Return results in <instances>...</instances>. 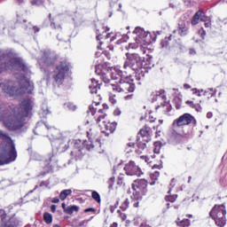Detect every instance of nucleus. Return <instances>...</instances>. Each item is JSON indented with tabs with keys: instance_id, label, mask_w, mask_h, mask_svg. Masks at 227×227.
I'll list each match as a JSON object with an SVG mask.
<instances>
[{
	"instance_id": "f257e3e1",
	"label": "nucleus",
	"mask_w": 227,
	"mask_h": 227,
	"mask_svg": "<svg viewBox=\"0 0 227 227\" xmlns=\"http://www.w3.org/2000/svg\"><path fill=\"white\" fill-rule=\"evenodd\" d=\"M33 103L30 99H24L20 104V108L0 110V120L8 130H19L24 127V121L30 116Z\"/></svg>"
},
{
	"instance_id": "f03ea898",
	"label": "nucleus",
	"mask_w": 227,
	"mask_h": 227,
	"mask_svg": "<svg viewBox=\"0 0 227 227\" xmlns=\"http://www.w3.org/2000/svg\"><path fill=\"white\" fill-rule=\"evenodd\" d=\"M0 88L5 95L17 98V97H22L26 93H33L35 85L26 76H21L18 78V81L4 80V82H0Z\"/></svg>"
},
{
	"instance_id": "7ed1b4c3",
	"label": "nucleus",
	"mask_w": 227,
	"mask_h": 227,
	"mask_svg": "<svg viewBox=\"0 0 227 227\" xmlns=\"http://www.w3.org/2000/svg\"><path fill=\"white\" fill-rule=\"evenodd\" d=\"M0 137L2 144H0V166L11 164L17 160V150H15V144L8 134L0 130Z\"/></svg>"
},
{
	"instance_id": "20e7f679",
	"label": "nucleus",
	"mask_w": 227,
	"mask_h": 227,
	"mask_svg": "<svg viewBox=\"0 0 227 227\" xmlns=\"http://www.w3.org/2000/svg\"><path fill=\"white\" fill-rule=\"evenodd\" d=\"M5 70H21L22 72H27V65L26 62L14 55L12 52L1 51L0 52V74H3Z\"/></svg>"
},
{
	"instance_id": "39448f33",
	"label": "nucleus",
	"mask_w": 227,
	"mask_h": 227,
	"mask_svg": "<svg viewBox=\"0 0 227 227\" xmlns=\"http://www.w3.org/2000/svg\"><path fill=\"white\" fill-rule=\"evenodd\" d=\"M127 59L124 62L123 68L124 70H133L136 74H145L146 73L147 68H152V63L146 64V61L143 59L137 53H127Z\"/></svg>"
},
{
	"instance_id": "423d86ee",
	"label": "nucleus",
	"mask_w": 227,
	"mask_h": 227,
	"mask_svg": "<svg viewBox=\"0 0 227 227\" xmlns=\"http://www.w3.org/2000/svg\"><path fill=\"white\" fill-rule=\"evenodd\" d=\"M99 104L100 103H93L92 105H90L89 106L88 113H90L92 116H95V114H97V123H100V121H102L103 124H100L99 127L105 129V130L101 131L102 134H105L106 137H109V136H111V134H113V132L116 130V122H107L104 121L106 120V116H107V114L104 113L103 109H98V111L97 112V107H95L97 106H99Z\"/></svg>"
},
{
	"instance_id": "0eeeda50",
	"label": "nucleus",
	"mask_w": 227,
	"mask_h": 227,
	"mask_svg": "<svg viewBox=\"0 0 227 227\" xmlns=\"http://www.w3.org/2000/svg\"><path fill=\"white\" fill-rule=\"evenodd\" d=\"M110 86L114 91H117L118 93H121V91L124 93L127 91L128 93H134L136 90V83H134V79H132L131 76L123 78L122 81L120 82V84L111 83Z\"/></svg>"
},
{
	"instance_id": "6e6552de",
	"label": "nucleus",
	"mask_w": 227,
	"mask_h": 227,
	"mask_svg": "<svg viewBox=\"0 0 227 227\" xmlns=\"http://www.w3.org/2000/svg\"><path fill=\"white\" fill-rule=\"evenodd\" d=\"M216 226L223 227L226 224V207L224 204L215 205L209 213Z\"/></svg>"
},
{
	"instance_id": "1a4fd4ad",
	"label": "nucleus",
	"mask_w": 227,
	"mask_h": 227,
	"mask_svg": "<svg viewBox=\"0 0 227 227\" xmlns=\"http://www.w3.org/2000/svg\"><path fill=\"white\" fill-rule=\"evenodd\" d=\"M68 70H70V67L67 61H62L56 67L52 77L57 86L63 84L65 77H67V74H68Z\"/></svg>"
},
{
	"instance_id": "9d476101",
	"label": "nucleus",
	"mask_w": 227,
	"mask_h": 227,
	"mask_svg": "<svg viewBox=\"0 0 227 227\" xmlns=\"http://www.w3.org/2000/svg\"><path fill=\"white\" fill-rule=\"evenodd\" d=\"M133 35H135V41L137 45L140 47H145L146 45H150L152 43V35L150 33L145 31L140 27H137L133 31Z\"/></svg>"
},
{
	"instance_id": "9b49d317",
	"label": "nucleus",
	"mask_w": 227,
	"mask_h": 227,
	"mask_svg": "<svg viewBox=\"0 0 227 227\" xmlns=\"http://www.w3.org/2000/svg\"><path fill=\"white\" fill-rule=\"evenodd\" d=\"M46 129H48V137L50 136H51L53 141H57V143L60 144L59 148V150H61V152H67V150H68V143H70V139H65L64 143L60 141L59 139V134L60 131L59 129L52 127V126H49L47 124H44ZM66 143V144H65Z\"/></svg>"
},
{
	"instance_id": "f8f14e48",
	"label": "nucleus",
	"mask_w": 227,
	"mask_h": 227,
	"mask_svg": "<svg viewBox=\"0 0 227 227\" xmlns=\"http://www.w3.org/2000/svg\"><path fill=\"white\" fill-rule=\"evenodd\" d=\"M96 57L97 58H100L99 62L98 65H96V74L97 75H99L100 79L103 81V82H106V84H109V82H111V79H109V76L107 75V74H109V75H111V73L108 72L107 69H104V66H102V53L100 52H96Z\"/></svg>"
},
{
	"instance_id": "ddd939ff",
	"label": "nucleus",
	"mask_w": 227,
	"mask_h": 227,
	"mask_svg": "<svg viewBox=\"0 0 227 227\" xmlns=\"http://www.w3.org/2000/svg\"><path fill=\"white\" fill-rule=\"evenodd\" d=\"M196 125V119L191 114H184L173 121V127H185V125Z\"/></svg>"
},
{
	"instance_id": "4468645a",
	"label": "nucleus",
	"mask_w": 227,
	"mask_h": 227,
	"mask_svg": "<svg viewBox=\"0 0 227 227\" xmlns=\"http://www.w3.org/2000/svg\"><path fill=\"white\" fill-rule=\"evenodd\" d=\"M20 220L15 215L12 217H8L6 214H4L0 217V227H19Z\"/></svg>"
},
{
	"instance_id": "2eb2a0df",
	"label": "nucleus",
	"mask_w": 227,
	"mask_h": 227,
	"mask_svg": "<svg viewBox=\"0 0 227 227\" xmlns=\"http://www.w3.org/2000/svg\"><path fill=\"white\" fill-rule=\"evenodd\" d=\"M124 170L126 171V174L129 175L130 176L134 175L137 176H141V175H143L141 168L139 166L136 165V162L134 161H129L127 163L124 167Z\"/></svg>"
},
{
	"instance_id": "dca6fc26",
	"label": "nucleus",
	"mask_w": 227,
	"mask_h": 227,
	"mask_svg": "<svg viewBox=\"0 0 227 227\" xmlns=\"http://www.w3.org/2000/svg\"><path fill=\"white\" fill-rule=\"evenodd\" d=\"M40 65H46V67H51L56 63V55L50 51H45L43 52V57L38 60Z\"/></svg>"
},
{
	"instance_id": "f3484780",
	"label": "nucleus",
	"mask_w": 227,
	"mask_h": 227,
	"mask_svg": "<svg viewBox=\"0 0 227 227\" xmlns=\"http://www.w3.org/2000/svg\"><path fill=\"white\" fill-rule=\"evenodd\" d=\"M110 75L113 81L120 79V82H121L122 79H125L127 76V71L123 72L120 67H116L111 69Z\"/></svg>"
},
{
	"instance_id": "a211bd4d",
	"label": "nucleus",
	"mask_w": 227,
	"mask_h": 227,
	"mask_svg": "<svg viewBox=\"0 0 227 227\" xmlns=\"http://www.w3.org/2000/svg\"><path fill=\"white\" fill-rule=\"evenodd\" d=\"M151 132L152 129L150 127H144L138 133V139H142L144 143H149V141H152Z\"/></svg>"
},
{
	"instance_id": "6ab92c4d",
	"label": "nucleus",
	"mask_w": 227,
	"mask_h": 227,
	"mask_svg": "<svg viewBox=\"0 0 227 227\" xmlns=\"http://www.w3.org/2000/svg\"><path fill=\"white\" fill-rule=\"evenodd\" d=\"M200 20L201 22H207L208 20V17L205 15V12L203 11L199 10L192 17V26H198L200 24Z\"/></svg>"
},
{
	"instance_id": "aec40b11",
	"label": "nucleus",
	"mask_w": 227,
	"mask_h": 227,
	"mask_svg": "<svg viewBox=\"0 0 227 227\" xmlns=\"http://www.w3.org/2000/svg\"><path fill=\"white\" fill-rule=\"evenodd\" d=\"M146 187H148V181L145 179H139L137 181H135V183L132 184L133 191H140L145 194L146 192Z\"/></svg>"
},
{
	"instance_id": "412c9836",
	"label": "nucleus",
	"mask_w": 227,
	"mask_h": 227,
	"mask_svg": "<svg viewBox=\"0 0 227 227\" xmlns=\"http://www.w3.org/2000/svg\"><path fill=\"white\" fill-rule=\"evenodd\" d=\"M89 90H90V93L97 94L98 90H100V83H98V81H97L95 79H91V82L89 85Z\"/></svg>"
},
{
	"instance_id": "4be33fe9",
	"label": "nucleus",
	"mask_w": 227,
	"mask_h": 227,
	"mask_svg": "<svg viewBox=\"0 0 227 227\" xmlns=\"http://www.w3.org/2000/svg\"><path fill=\"white\" fill-rule=\"evenodd\" d=\"M135 224L136 226L139 227H152L150 224H147L146 222L143 221V217L137 216L135 219Z\"/></svg>"
},
{
	"instance_id": "5701e85b",
	"label": "nucleus",
	"mask_w": 227,
	"mask_h": 227,
	"mask_svg": "<svg viewBox=\"0 0 227 227\" xmlns=\"http://www.w3.org/2000/svg\"><path fill=\"white\" fill-rule=\"evenodd\" d=\"M176 223L177 226H179V227H189V226H191V222L189 221V219L180 220V218H177Z\"/></svg>"
},
{
	"instance_id": "b1692460",
	"label": "nucleus",
	"mask_w": 227,
	"mask_h": 227,
	"mask_svg": "<svg viewBox=\"0 0 227 227\" xmlns=\"http://www.w3.org/2000/svg\"><path fill=\"white\" fill-rule=\"evenodd\" d=\"M188 31H189V27H187V26H185V25H180L177 29V33H178V35H180V36H185V35H187Z\"/></svg>"
},
{
	"instance_id": "393cba45",
	"label": "nucleus",
	"mask_w": 227,
	"mask_h": 227,
	"mask_svg": "<svg viewBox=\"0 0 227 227\" xmlns=\"http://www.w3.org/2000/svg\"><path fill=\"white\" fill-rule=\"evenodd\" d=\"M74 212H79V207L73 205V206L67 207V208L65 209V213L68 214L69 215H72Z\"/></svg>"
},
{
	"instance_id": "a878e982",
	"label": "nucleus",
	"mask_w": 227,
	"mask_h": 227,
	"mask_svg": "<svg viewBox=\"0 0 227 227\" xmlns=\"http://www.w3.org/2000/svg\"><path fill=\"white\" fill-rule=\"evenodd\" d=\"M70 194H72V190H63L59 194V198L62 200V201H65V200H67V196H70Z\"/></svg>"
},
{
	"instance_id": "bb28decb",
	"label": "nucleus",
	"mask_w": 227,
	"mask_h": 227,
	"mask_svg": "<svg viewBox=\"0 0 227 227\" xmlns=\"http://www.w3.org/2000/svg\"><path fill=\"white\" fill-rule=\"evenodd\" d=\"M137 141H138V143H137L138 152L141 153V152H143V150H145V148H146V143H148V142H145L141 138H137Z\"/></svg>"
},
{
	"instance_id": "cd10ccee",
	"label": "nucleus",
	"mask_w": 227,
	"mask_h": 227,
	"mask_svg": "<svg viewBox=\"0 0 227 227\" xmlns=\"http://www.w3.org/2000/svg\"><path fill=\"white\" fill-rule=\"evenodd\" d=\"M43 219L47 224H51V223H52V215H51V213H44Z\"/></svg>"
},
{
	"instance_id": "c85d7f7f",
	"label": "nucleus",
	"mask_w": 227,
	"mask_h": 227,
	"mask_svg": "<svg viewBox=\"0 0 227 227\" xmlns=\"http://www.w3.org/2000/svg\"><path fill=\"white\" fill-rule=\"evenodd\" d=\"M178 198V195H168L166 196V201H170V203H175L176 201V199Z\"/></svg>"
},
{
	"instance_id": "c756f323",
	"label": "nucleus",
	"mask_w": 227,
	"mask_h": 227,
	"mask_svg": "<svg viewBox=\"0 0 227 227\" xmlns=\"http://www.w3.org/2000/svg\"><path fill=\"white\" fill-rule=\"evenodd\" d=\"M106 32H103L102 35H97V40H107V38H111V34H106Z\"/></svg>"
},
{
	"instance_id": "7c9ffc66",
	"label": "nucleus",
	"mask_w": 227,
	"mask_h": 227,
	"mask_svg": "<svg viewBox=\"0 0 227 227\" xmlns=\"http://www.w3.org/2000/svg\"><path fill=\"white\" fill-rule=\"evenodd\" d=\"M129 199H125V200L121 203L120 208H121V210L125 211L129 208Z\"/></svg>"
},
{
	"instance_id": "2f4dec72",
	"label": "nucleus",
	"mask_w": 227,
	"mask_h": 227,
	"mask_svg": "<svg viewBox=\"0 0 227 227\" xmlns=\"http://www.w3.org/2000/svg\"><path fill=\"white\" fill-rule=\"evenodd\" d=\"M91 197L93 198V200H95V201H97L98 203H100V194H98V192H92Z\"/></svg>"
},
{
	"instance_id": "473e14b6",
	"label": "nucleus",
	"mask_w": 227,
	"mask_h": 227,
	"mask_svg": "<svg viewBox=\"0 0 227 227\" xmlns=\"http://www.w3.org/2000/svg\"><path fill=\"white\" fill-rule=\"evenodd\" d=\"M114 177H110L107 184H108V189L109 191L113 190V187H114Z\"/></svg>"
},
{
	"instance_id": "72a5a7b5",
	"label": "nucleus",
	"mask_w": 227,
	"mask_h": 227,
	"mask_svg": "<svg viewBox=\"0 0 227 227\" xmlns=\"http://www.w3.org/2000/svg\"><path fill=\"white\" fill-rule=\"evenodd\" d=\"M151 179L152 180H159V176H160V173L159 171H154L153 173L151 174Z\"/></svg>"
},
{
	"instance_id": "f704fd0d",
	"label": "nucleus",
	"mask_w": 227,
	"mask_h": 227,
	"mask_svg": "<svg viewBox=\"0 0 227 227\" xmlns=\"http://www.w3.org/2000/svg\"><path fill=\"white\" fill-rule=\"evenodd\" d=\"M154 153H160V144L159 142L154 143V149H153Z\"/></svg>"
},
{
	"instance_id": "c9c22d12",
	"label": "nucleus",
	"mask_w": 227,
	"mask_h": 227,
	"mask_svg": "<svg viewBox=\"0 0 227 227\" xmlns=\"http://www.w3.org/2000/svg\"><path fill=\"white\" fill-rule=\"evenodd\" d=\"M207 95H210V97H214L215 95V90H214V89H207L204 92V96H207Z\"/></svg>"
},
{
	"instance_id": "e433bc0d",
	"label": "nucleus",
	"mask_w": 227,
	"mask_h": 227,
	"mask_svg": "<svg viewBox=\"0 0 227 227\" xmlns=\"http://www.w3.org/2000/svg\"><path fill=\"white\" fill-rule=\"evenodd\" d=\"M134 150V143H129L126 147V153H130Z\"/></svg>"
},
{
	"instance_id": "4c0bfd02",
	"label": "nucleus",
	"mask_w": 227,
	"mask_h": 227,
	"mask_svg": "<svg viewBox=\"0 0 227 227\" xmlns=\"http://www.w3.org/2000/svg\"><path fill=\"white\" fill-rule=\"evenodd\" d=\"M199 35H200L201 38H205V36H207V32L205 31V29L203 27H201L199 30Z\"/></svg>"
},
{
	"instance_id": "58836bf2",
	"label": "nucleus",
	"mask_w": 227,
	"mask_h": 227,
	"mask_svg": "<svg viewBox=\"0 0 227 227\" xmlns=\"http://www.w3.org/2000/svg\"><path fill=\"white\" fill-rule=\"evenodd\" d=\"M109 102H111V104H113V106H114V104H116V96L115 95H111L109 97Z\"/></svg>"
},
{
	"instance_id": "ea45409f",
	"label": "nucleus",
	"mask_w": 227,
	"mask_h": 227,
	"mask_svg": "<svg viewBox=\"0 0 227 227\" xmlns=\"http://www.w3.org/2000/svg\"><path fill=\"white\" fill-rule=\"evenodd\" d=\"M43 2L42 0H32L31 1V4L35 5V6H40V4H42Z\"/></svg>"
},
{
	"instance_id": "a19ab883",
	"label": "nucleus",
	"mask_w": 227,
	"mask_h": 227,
	"mask_svg": "<svg viewBox=\"0 0 227 227\" xmlns=\"http://www.w3.org/2000/svg\"><path fill=\"white\" fill-rule=\"evenodd\" d=\"M117 213L119 214L121 219H122V221H125V219H127V215H125V213H121V211L118 210Z\"/></svg>"
},
{
	"instance_id": "79ce46f5",
	"label": "nucleus",
	"mask_w": 227,
	"mask_h": 227,
	"mask_svg": "<svg viewBox=\"0 0 227 227\" xmlns=\"http://www.w3.org/2000/svg\"><path fill=\"white\" fill-rule=\"evenodd\" d=\"M140 159H142V160H145V162H146L147 164H150V162H152L150 160V158H148L147 156H141Z\"/></svg>"
},
{
	"instance_id": "37998d69",
	"label": "nucleus",
	"mask_w": 227,
	"mask_h": 227,
	"mask_svg": "<svg viewBox=\"0 0 227 227\" xmlns=\"http://www.w3.org/2000/svg\"><path fill=\"white\" fill-rule=\"evenodd\" d=\"M114 116H120V114H121V110H120V108H116L114 111Z\"/></svg>"
},
{
	"instance_id": "c03bdc74",
	"label": "nucleus",
	"mask_w": 227,
	"mask_h": 227,
	"mask_svg": "<svg viewBox=\"0 0 227 227\" xmlns=\"http://www.w3.org/2000/svg\"><path fill=\"white\" fill-rule=\"evenodd\" d=\"M192 91L193 92V95H196L197 97H201V94L200 91H198V89H192Z\"/></svg>"
},
{
	"instance_id": "a18cd8bd",
	"label": "nucleus",
	"mask_w": 227,
	"mask_h": 227,
	"mask_svg": "<svg viewBox=\"0 0 227 227\" xmlns=\"http://www.w3.org/2000/svg\"><path fill=\"white\" fill-rule=\"evenodd\" d=\"M205 22V27H210V26H212V23L210 22V19L207 18V21Z\"/></svg>"
},
{
	"instance_id": "49530a36",
	"label": "nucleus",
	"mask_w": 227,
	"mask_h": 227,
	"mask_svg": "<svg viewBox=\"0 0 227 227\" xmlns=\"http://www.w3.org/2000/svg\"><path fill=\"white\" fill-rule=\"evenodd\" d=\"M53 157H54V154H52V153L48 154V159H46L47 162H51V160H52Z\"/></svg>"
},
{
	"instance_id": "de8ad7c7",
	"label": "nucleus",
	"mask_w": 227,
	"mask_h": 227,
	"mask_svg": "<svg viewBox=\"0 0 227 227\" xmlns=\"http://www.w3.org/2000/svg\"><path fill=\"white\" fill-rule=\"evenodd\" d=\"M97 210L95 209V208H93V207H89V208H86L85 210H84V212H86V213H88V212H96Z\"/></svg>"
},
{
	"instance_id": "09e8293b",
	"label": "nucleus",
	"mask_w": 227,
	"mask_h": 227,
	"mask_svg": "<svg viewBox=\"0 0 227 227\" xmlns=\"http://www.w3.org/2000/svg\"><path fill=\"white\" fill-rule=\"evenodd\" d=\"M160 45H161L162 48L168 47V41H166V40L165 41H161Z\"/></svg>"
},
{
	"instance_id": "8fccbe9b",
	"label": "nucleus",
	"mask_w": 227,
	"mask_h": 227,
	"mask_svg": "<svg viewBox=\"0 0 227 227\" xmlns=\"http://www.w3.org/2000/svg\"><path fill=\"white\" fill-rule=\"evenodd\" d=\"M186 104H191V107H192L193 109H196V105H194V103L192 101H186Z\"/></svg>"
},
{
	"instance_id": "3c124183",
	"label": "nucleus",
	"mask_w": 227,
	"mask_h": 227,
	"mask_svg": "<svg viewBox=\"0 0 227 227\" xmlns=\"http://www.w3.org/2000/svg\"><path fill=\"white\" fill-rule=\"evenodd\" d=\"M93 148H95V145H93V142H90V144L87 146V149L91 150Z\"/></svg>"
},
{
	"instance_id": "603ef678",
	"label": "nucleus",
	"mask_w": 227,
	"mask_h": 227,
	"mask_svg": "<svg viewBox=\"0 0 227 227\" xmlns=\"http://www.w3.org/2000/svg\"><path fill=\"white\" fill-rule=\"evenodd\" d=\"M126 49H136V44L130 43L129 46H126Z\"/></svg>"
},
{
	"instance_id": "864d4df0",
	"label": "nucleus",
	"mask_w": 227,
	"mask_h": 227,
	"mask_svg": "<svg viewBox=\"0 0 227 227\" xmlns=\"http://www.w3.org/2000/svg\"><path fill=\"white\" fill-rule=\"evenodd\" d=\"M189 53L191 54V56H194L196 54V50L190 49Z\"/></svg>"
},
{
	"instance_id": "5fc2aeb1",
	"label": "nucleus",
	"mask_w": 227,
	"mask_h": 227,
	"mask_svg": "<svg viewBox=\"0 0 227 227\" xmlns=\"http://www.w3.org/2000/svg\"><path fill=\"white\" fill-rule=\"evenodd\" d=\"M51 27H53L54 29H60L61 27L60 26H58V27H56V23H51Z\"/></svg>"
},
{
	"instance_id": "6e6d98bb",
	"label": "nucleus",
	"mask_w": 227,
	"mask_h": 227,
	"mask_svg": "<svg viewBox=\"0 0 227 227\" xmlns=\"http://www.w3.org/2000/svg\"><path fill=\"white\" fill-rule=\"evenodd\" d=\"M33 30H34V32L35 33H39L40 32V27H33Z\"/></svg>"
},
{
	"instance_id": "4d7b16f0",
	"label": "nucleus",
	"mask_w": 227,
	"mask_h": 227,
	"mask_svg": "<svg viewBox=\"0 0 227 227\" xmlns=\"http://www.w3.org/2000/svg\"><path fill=\"white\" fill-rule=\"evenodd\" d=\"M184 90H191V85L184 83Z\"/></svg>"
},
{
	"instance_id": "13d9d810",
	"label": "nucleus",
	"mask_w": 227,
	"mask_h": 227,
	"mask_svg": "<svg viewBox=\"0 0 227 227\" xmlns=\"http://www.w3.org/2000/svg\"><path fill=\"white\" fill-rule=\"evenodd\" d=\"M132 97H133V95L131 94V95L126 96L124 98H125V100H130V98H132Z\"/></svg>"
},
{
	"instance_id": "bf43d9fd",
	"label": "nucleus",
	"mask_w": 227,
	"mask_h": 227,
	"mask_svg": "<svg viewBox=\"0 0 227 227\" xmlns=\"http://www.w3.org/2000/svg\"><path fill=\"white\" fill-rule=\"evenodd\" d=\"M133 207H135V208H137V207H139V201H136V202L133 204Z\"/></svg>"
},
{
	"instance_id": "052dcab7",
	"label": "nucleus",
	"mask_w": 227,
	"mask_h": 227,
	"mask_svg": "<svg viewBox=\"0 0 227 227\" xmlns=\"http://www.w3.org/2000/svg\"><path fill=\"white\" fill-rule=\"evenodd\" d=\"M212 116H213L212 113L209 112L207 114V118L210 119V118H212Z\"/></svg>"
},
{
	"instance_id": "680f3d73",
	"label": "nucleus",
	"mask_w": 227,
	"mask_h": 227,
	"mask_svg": "<svg viewBox=\"0 0 227 227\" xmlns=\"http://www.w3.org/2000/svg\"><path fill=\"white\" fill-rule=\"evenodd\" d=\"M51 212H56V205L51 206Z\"/></svg>"
},
{
	"instance_id": "e2e57ef3",
	"label": "nucleus",
	"mask_w": 227,
	"mask_h": 227,
	"mask_svg": "<svg viewBox=\"0 0 227 227\" xmlns=\"http://www.w3.org/2000/svg\"><path fill=\"white\" fill-rule=\"evenodd\" d=\"M59 201V199L55 198L52 200V203H58Z\"/></svg>"
},
{
	"instance_id": "0e129e2a",
	"label": "nucleus",
	"mask_w": 227,
	"mask_h": 227,
	"mask_svg": "<svg viewBox=\"0 0 227 227\" xmlns=\"http://www.w3.org/2000/svg\"><path fill=\"white\" fill-rule=\"evenodd\" d=\"M49 113H50V112H49L48 109L43 111V114H49Z\"/></svg>"
},
{
	"instance_id": "69168bd1",
	"label": "nucleus",
	"mask_w": 227,
	"mask_h": 227,
	"mask_svg": "<svg viewBox=\"0 0 227 227\" xmlns=\"http://www.w3.org/2000/svg\"><path fill=\"white\" fill-rule=\"evenodd\" d=\"M110 227H118V223H114L113 224L110 225Z\"/></svg>"
},
{
	"instance_id": "338daca9",
	"label": "nucleus",
	"mask_w": 227,
	"mask_h": 227,
	"mask_svg": "<svg viewBox=\"0 0 227 227\" xmlns=\"http://www.w3.org/2000/svg\"><path fill=\"white\" fill-rule=\"evenodd\" d=\"M62 208H63V210H64V212H65V209H67V204L62 203Z\"/></svg>"
},
{
	"instance_id": "774afa93",
	"label": "nucleus",
	"mask_w": 227,
	"mask_h": 227,
	"mask_svg": "<svg viewBox=\"0 0 227 227\" xmlns=\"http://www.w3.org/2000/svg\"><path fill=\"white\" fill-rule=\"evenodd\" d=\"M88 136H93V132L91 131V129H90V131L87 132Z\"/></svg>"
}]
</instances>
